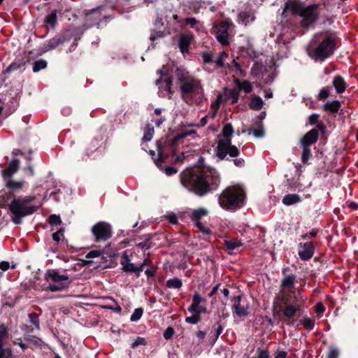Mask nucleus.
Masks as SVG:
<instances>
[{
  "mask_svg": "<svg viewBox=\"0 0 358 358\" xmlns=\"http://www.w3.org/2000/svg\"><path fill=\"white\" fill-rule=\"evenodd\" d=\"M48 222L50 225L57 226V225H59L62 223V220L59 215L54 214V215H51L49 217Z\"/></svg>",
  "mask_w": 358,
  "mask_h": 358,
  "instance_id": "09e8293b",
  "label": "nucleus"
},
{
  "mask_svg": "<svg viewBox=\"0 0 358 358\" xmlns=\"http://www.w3.org/2000/svg\"><path fill=\"white\" fill-rule=\"evenodd\" d=\"M301 201V198L299 195L296 194H289L283 197L282 202L285 206H291L299 203Z\"/></svg>",
  "mask_w": 358,
  "mask_h": 358,
  "instance_id": "7c9ffc66",
  "label": "nucleus"
},
{
  "mask_svg": "<svg viewBox=\"0 0 358 358\" xmlns=\"http://www.w3.org/2000/svg\"><path fill=\"white\" fill-rule=\"evenodd\" d=\"M283 315L287 319L294 318L301 310L306 301L301 292L298 289L290 290L283 296Z\"/></svg>",
  "mask_w": 358,
  "mask_h": 358,
  "instance_id": "423d86ee",
  "label": "nucleus"
},
{
  "mask_svg": "<svg viewBox=\"0 0 358 358\" xmlns=\"http://www.w3.org/2000/svg\"><path fill=\"white\" fill-rule=\"evenodd\" d=\"M234 83L238 87L239 92L243 90L245 93H250L252 91L253 87L250 82L248 80H240L238 78L234 79Z\"/></svg>",
  "mask_w": 358,
  "mask_h": 358,
  "instance_id": "c756f323",
  "label": "nucleus"
},
{
  "mask_svg": "<svg viewBox=\"0 0 358 358\" xmlns=\"http://www.w3.org/2000/svg\"><path fill=\"white\" fill-rule=\"evenodd\" d=\"M174 334V330L172 327H168L164 332V338L166 340L170 339Z\"/></svg>",
  "mask_w": 358,
  "mask_h": 358,
  "instance_id": "13d9d810",
  "label": "nucleus"
},
{
  "mask_svg": "<svg viewBox=\"0 0 358 358\" xmlns=\"http://www.w3.org/2000/svg\"><path fill=\"white\" fill-rule=\"evenodd\" d=\"M120 264L124 272L135 273L138 277L143 271V265L136 266L131 262L130 259L126 252H124L121 257Z\"/></svg>",
  "mask_w": 358,
  "mask_h": 358,
  "instance_id": "dca6fc26",
  "label": "nucleus"
},
{
  "mask_svg": "<svg viewBox=\"0 0 358 358\" xmlns=\"http://www.w3.org/2000/svg\"><path fill=\"white\" fill-rule=\"evenodd\" d=\"M194 39V36L191 33L182 34L180 36L178 40V47L182 55L189 52V48Z\"/></svg>",
  "mask_w": 358,
  "mask_h": 358,
  "instance_id": "a211bd4d",
  "label": "nucleus"
},
{
  "mask_svg": "<svg viewBox=\"0 0 358 358\" xmlns=\"http://www.w3.org/2000/svg\"><path fill=\"white\" fill-rule=\"evenodd\" d=\"M196 227L201 231L203 234H208L210 231L208 229L206 228L204 225L200 222H195Z\"/></svg>",
  "mask_w": 358,
  "mask_h": 358,
  "instance_id": "774afa93",
  "label": "nucleus"
},
{
  "mask_svg": "<svg viewBox=\"0 0 358 358\" xmlns=\"http://www.w3.org/2000/svg\"><path fill=\"white\" fill-rule=\"evenodd\" d=\"M330 95V90L329 87H323L322 88L318 94L317 95L316 98L319 101H324L327 99Z\"/></svg>",
  "mask_w": 358,
  "mask_h": 358,
  "instance_id": "c03bdc74",
  "label": "nucleus"
},
{
  "mask_svg": "<svg viewBox=\"0 0 358 358\" xmlns=\"http://www.w3.org/2000/svg\"><path fill=\"white\" fill-rule=\"evenodd\" d=\"M239 154L238 148L231 144V138H221L218 141L215 155L220 160L224 159L227 155L230 157H236Z\"/></svg>",
  "mask_w": 358,
  "mask_h": 358,
  "instance_id": "9d476101",
  "label": "nucleus"
},
{
  "mask_svg": "<svg viewBox=\"0 0 358 358\" xmlns=\"http://www.w3.org/2000/svg\"><path fill=\"white\" fill-rule=\"evenodd\" d=\"M332 84L338 94L343 93L346 88L347 84L343 77L336 76L334 78Z\"/></svg>",
  "mask_w": 358,
  "mask_h": 358,
  "instance_id": "bb28decb",
  "label": "nucleus"
},
{
  "mask_svg": "<svg viewBox=\"0 0 358 358\" xmlns=\"http://www.w3.org/2000/svg\"><path fill=\"white\" fill-rule=\"evenodd\" d=\"M285 269L282 271V273L284 275L283 278L281 280L280 284V289L281 292H284L285 289H291L294 287V284L296 282V276L293 274L286 275L285 274Z\"/></svg>",
  "mask_w": 358,
  "mask_h": 358,
  "instance_id": "393cba45",
  "label": "nucleus"
},
{
  "mask_svg": "<svg viewBox=\"0 0 358 358\" xmlns=\"http://www.w3.org/2000/svg\"><path fill=\"white\" fill-rule=\"evenodd\" d=\"M185 23L189 25L192 28L196 29V31L200 30V27L198 24V22L194 17H187L185 19Z\"/></svg>",
  "mask_w": 358,
  "mask_h": 358,
  "instance_id": "de8ad7c7",
  "label": "nucleus"
},
{
  "mask_svg": "<svg viewBox=\"0 0 358 358\" xmlns=\"http://www.w3.org/2000/svg\"><path fill=\"white\" fill-rule=\"evenodd\" d=\"M182 185L199 196L217 189L220 176L217 171L208 166L186 169L180 174Z\"/></svg>",
  "mask_w": 358,
  "mask_h": 358,
  "instance_id": "f257e3e1",
  "label": "nucleus"
},
{
  "mask_svg": "<svg viewBox=\"0 0 358 358\" xmlns=\"http://www.w3.org/2000/svg\"><path fill=\"white\" fill-rule=\"evenodd\" d=\"M46 280L49 285L46 289L50 292H58L66 289L70 285L69 278L67 275H61L55 270L47 271Z\"/></svg>",
  "mask_w": 358,
  "mask_h": 358,
  "instance_id": "1a4fd4ad",
  "label": "nucleus"
},
{
  "mask_svg": "<svg viewBox=\"0 0 358 358\" xmlns=\"http://www.w3.org/2000/svg\"><path fill=\"white\" fill-rule=\"evenodd\" d=\"M94 236V241L96 243L106 242L108 241L113 235L111 225L106 222H99L91 229Z\"/></svg>",
  "mask_w": 358,
  "mask_h": 358,
  "instance_id": "9b49d317",
  "label": "nucleus"
},
{
  "mask_svg": "<svg viewBox=\"0 0 358 358\" xmlns=\"http://www.w3.org/2000/svg\"><path fill=\"white\" fill-rule=\"evenodd\" d=\"M335 36L329 31L315 34L308 48L309 57L316 62H322L336 50Z\"/></svg>",
  "mask_w": 358,
  "mask_h": 358,
  "instance_id": "7ed1b4c3",
  "label": "nucleus"
},
{
  "mask_svg": "<svg viewBox=\"0 0 358 358\" xmlns=\"http://www.w3.org/2000/svg\"><path fill=\"white\" fill-rule=\"evenodd\" d=\"M201 1L202 0H189V4L190 8L197 11L201 8Z\"/></svg>",
  "mask_w": 358,
  "mask_h": 358,
  "instance_id": "603ef678",
  "label": "nucleus"
},
{
  "mask_svg": "<svg viewBox=\"0 0 358 358\" xmlns=\"http://www.w3.org/2000/svg\"><path fill=\"white\" fill-rule=\"evenodd\" d=\"M302 148V154H301V162L304 164H307L308 163V160L311 157V150L310 147L306 145H301Z\"/></svg>",
  "mask_w": 358,
  "mask_h": 358,
  "instance_id": "ea45409f",
  "label": "nucleus"
},
{
  "mask_svg": "<svg viewBox=\"0 0 358 358\" xmlns=\"http://www.w3.org/2000/svg\"><path fill=\"white\" fill-rule=\"evenodd\" d=\"M47 67V62L44 59H39L36 61L33 64V71L37 73L41 70L45 69Z\"/></svg>",
  "mask_w": 358,
  "mask_h": 358,
  "instance_id": "79ce46f5",
  "label": "nucleus"
},
{
  "mask_svg": "<svg viewBox=\"0 0 358 358\" xmlns=\"http://www.w3.org/2000/svg\"><path fill=\"white\" fill-rule=\"evenodd\" d=\"M234 133V129L230 124H226L222 129L223 138H230V136Z\"/></svg>",
  "mask_w": 358,
  "mask_h": 358,
  "instance_id": "49530a36",
  "label": "nucleus"
},
{
  "mask_svg": "<svg viewBox=\"0 0 358 358\" xmlns=\"http://www.w3.org/2000/svg\"><path fill=\"white\" fill-rule=\"evenodd\" d=\"M249 134H252L257 138H262L264 135L263 124L261 122H258L257 125L248 130Z\"/></svg>",
  "mask_w": 358,
  "mask_h": 358,
  "instance_id": "473e14b6",
  "label": "nucleus"
},
{
  "mask_svg": "<svg viewBox=\"0 0 358 358\" xmlns=\"http://www.w3.org/2000/svg\"><path fill=\"white\" fill-rule=\"evenodd\" d=\"M263 100L260 96H255L252 98L250 103V107L253 110H260L263 106Z\"/></svg>",
  "mask_w": 358,
  "mask_h": 358,
  "instance_id": "f704fd0d",
  "label": "nucleus"
},
{
  "mask_svg": "<svg viewBox=\"0 0 358 358\" xmlns=\"http://www.w3.org/2000/svg\"><path fill=\"white\" fill-rule=\"evenodd\" d=\"M20 161L17 159H13L7 169L2 171V175L3 176H10L12 174L17 172L19 169Z\"/></svg>",
  "mask_w": 358,
  "mask_h": 358,
  "instance_id": "c85d7f7f",
  "label": "nucleus"
},
{
  "mask_svg": "<svg viewBox=\"0 0 358 358\" xmlns=\"http://www.w3.org/2000/svg\"><path fill=\"white\" fill-rule=\"evenodd\" d=\"M191 313L192 314V316L187 317L185 318V322L188 324H196L201 320V315L198 314V313Z\"/></svg>",
  "mask_w": 358,
  "mask_h": 358,
  "instance_id": "37998d69",
  "label": "nucleus"
},
{
  "mask_svg": "<svg viewBox=\"0 0 358 358\" xmlns=\"http://www.w3.org/2000/svg\"><path fill=\"white\" fill-rule=\"evenodd\" d=\"M175 142L168 141L165 142L163 145L161 144L157 145V152L159 156V160L161 162H164L166 159H168L171 155H174L176 153V146Z\"/></svg>",
  "mask_w": 358,
  "mask_h": 358,
  "instance_id": "2eb2a0df",
  "label": "nucleus"
},
{
  "mask_svg": "<svg viewBox=\"0 0 358 358\" xmlns=\"http://www.w3.org/2000/svg\"><path fill=\"white\" fill-rule=\"evenodd\" d=\"M229 57L228 54L225 51H222L218 58L215 61L217 68H222L224 66V60Z\"/></svg>",
  "mask_w": 358,
  "mask_h": 358,
  "instance_id": "a18cd8bd",
  "label": "nucleus"
},
{
  "mask_svg": "<svg viewBox=\"0 0 358 358\" xmlns=\"http://www.w3.org/2000/svg\"><path fill=\"white\" fill-rule=\"evenodd\" d=\"M341 104L339 101L335 100L327 101L322 106V109L325 112L336 113L341 108Z\"/></svg>",
  "mask_w": 358,
  "mask_h": 358,
  "instance_id": "cd10ccee",
  "label": "nucleus"
},
{
  "mask_svg": "<svg viewBox=\"0 0 358 358\" xmlns=\"http://www.w3.org/2000/svg\"><path fill=\"white\" fill-rule=\"evenodd\" d=\"M227 99L231 101V103H236L238 102L240 96V92L238 90H230L227 92Z\"/></svg>",
  "mask_w": 358,
  "mask_h": 358,
  "instance_id": "e433bc0d",
  "label": "nucleus"
},
{
  "mask_svg": "<svg viewBox=\"0 0 358 358\" xmlns=\"http://www.w3.org/2000/svg\"><path fill=\"white\" fill-rule=\"evenodd\" d=\"M196 131L194 130H189V131H182V133H180V134H178L176 138L175 139H180V138H185V137H187L188 136H191L192 134H195Z\"/></svg>",
  "mask_w": 358,
  "mask_h": 358,
  "instance_id": "052dcab7",
  "label": "nucleus"
},
{
  "mask_svg": "<svg viewBox=\"0 0 358 358\" xmlns=\"http://www.w3.org/2000/svg\"><path fill=\"white\" fill-rule=\"evenodd\" d=\"M24 181H17L12 179L8 180L6 183V187L14 192H20L21 191L24 186Z\"/></svg>",
  "mask_w": 358,
  "mask_h": 358,
  "instance_id": "2f4dec72",
  "label": "nucleus"
},
{
  "mask_svg": "<svg viewBox=\"0 0 358 358\" xmlns=\"http://www.w3.org/2000/svg\"><path fill=\"white\" fill-rule=\"evenodd\" d=\"M257 358H269V353L268 350L264 349H258Z\"/></svg>",
  "mask_w": 358,
  "mask_h": 358,
  "instance_id": "0e129e2a",
  "label": "nucleus"
},
{
  "mask_svg": "<svg viewBox=\"0 0 358 358\" xmlns=\"http://www.w3.org/2000/svg\"><path fill=\"white\" fill-rule=\"evenodd\" d=\"M202 59L204 63H210L213 61V55L209 52H203Z\"/></svg>",
  "mask_w": 358,
  "mask_h": 358,
  "instance_id": "e2e57ef3",
  "label": "nucleus"
},
{
  "mask_svg": "<svg viewBox=\"0 0 358 358\" xmlns=\"http://www.w3.org/2000/svg\"><path fill=\"white\" fill-rule=\"evenodd\" d=\"M175 75L182 100L188 105L200 104L205 96L201 80L183 67L176 68Z\"/></svg>",
  "mask_w": 358,
  "mask_h": 358,
  "instance_id": "f03ea898",
  "label": "nucleus"
},
{
  "mask_svg": "<svg viewBox=\"0 0 358 358\" xmlns=\"http://www.w3.org/2000/svg\"><path fill=\"white\" fill-rule=\"evenodd\" d=\"M319 5L314 3L308 6H304L301 17L303 18L301 25L303 27H308L313 25L319 18Z\"/></svg>",
  "mask_w": 358,
  "mask_h": 358,
  "instance_id": "f8f14e48",
  "label": "nucleus"
},
{
  "mask_svg": "<svg viewBox=\"0 0 358 358\" xmlns=\"http://www.w3.org/2000/svg\"><path fill=\"white\" fill-rule=\"evenodd\" d=\"M8 330L5 325H0V358H10L12 356L11 350L9 348L3 349L2 341L7 336Z\"/></svg>",
  "mask_w": 358,
  "mask_h": 358,
  "instance_id": "5701e85b",
  "label": "nucleus"
},
{
  "mask_svg": "<svg viewBox=\"0 0 358 358\" xmlns=\"http://www.w3.org/2000/svg\"><path fill=\"white\" fill-rule=\"evenodd\" d=\"M57 12L55 10H54L48 15L46 16L44 22L47 26L54 27L57 23Z\"/></svg>",
  "mask_w": 358,
  "mask_h": 358,
  "instance_id": "c9c22d12",
  "label": "nucleus"
},
{
  "mask_svg": "<svg viewBox=\"0 0 358 358\" xmlns=\"http://www.w3.org/2000/svg\"><path fill=\"white\" fill-rule=\"evenodd\" d=\"M105 7L99 6L87 11L85 13V24L83 25L84 29L99 25L102 19L108 18L106 13H103Z\"/></svg>",
  "mask_w": 358,
  "mask_h": 358,
  "instance_id": "ddd939ff",
  "label": "nucleus"
},
{
  "mask_svg": "<svg viewBox=\"0 0 358 358\" xmlns=\"http://www.w3.org/2000/svg\"><path fill=\"white\" fill-rule=\"evenodd\" d=\"M221 101H222V96L220 94L217 96L215 101L211 103L210 109L215 110H218L220 103H221Z\"/></svg>",
  "mask_w": 358,
  "mask_h": 358,
  "instance_id": "5fc2aeb1",
  "label": "nucleus"
},
{
  "mask_svg": "<svg viewBox=\"0 0 358 358\" xmlns=\"http://www.w3.org/2000/svg\"><path fill=\"white\" fill-rule=\"evenodd\" d=\"M163 36H164L163 32L159 31H153L150 34V38L152 41H154L155 40H156L159 38H162Z\"/></svg>",
  "mask_w": 358,
  "mask_h": 358,
  "instance_id": "bf43d9fd",
  "label": "nucleus"
},
{
  "mask_svg": "<svg viewBox=\"0 0 358 358\" xmlns=\"http://www.w3.org/2000/svg\"><path fill=\"white\" fill-rule=\"evenodd\" d=\"M254 12L251 10H242L238 13L237 22L238 24L247 26L255 20Z\"/></svg>",
  "mask_w": 358,
  "mask_h": 358,
  "instance_id": "4be33fe9",
  "label": "nucleus"
},
{
  "mask_svg": "<svg viewBox=\"0 0 358 358\" xmlns=\"http://www.w3.org/2000/svg\"><path fill=\"white\" fill-rule=\"evenodd\" d=\"M171 71L172 70L166 65H163L157 71L159 78L155 80V85L158 87L157 93L160 97L171 98L174 94Z\"/></svg>",
  "mask_w": 358,
  "mask_h": 358,
  "instance_id": "6e6552de",
  "label": "nucleus"
},
{
  "mask_svg": "<svg viewBox=\"0 0 358 358\" xmlns=\"http://www.w3.org/2000/svg\"><path fill=\"white\" fill-rule=\"evenodd\" d=\"M166 285L170 289H180L182 285V282L178 278H173L168 280L166 282Z\"/></svg>",
  "mask_w": 358,
  "mask_h": 358,
  "instance_id": "4c0bfd02",
  "label": "nucleus"
},
{
  "mask_svg": "<svg viewBox=\"0 0 358 358\" xmlns=\"http://www.w3.org/2000/svg\"><path fill=\"white\" fill-rule=\"evenodd\" d=\"M35 196H25L15 198L9 204V210L13 215L12 221L16 224L22 223L24 217L34 214L38 207L32 203Z\"/></svg>",
  "mask_w": 358,
  "mask_h": 358,
  "instance_id": "39448f33",
  "label": "nucleus"
},
{
  "mask_svg": "<svg viewBox=\"0 0 358 358\" xmlns=\"http://www.w3.org/2000/svg\"><path fill=\"white\" fill-rule=\"evenodd\" d=\"M315 247L311 242L300 244L299 255L303 260L310 259L314 254Z\"/></svg>",
  "mask_w": 358,
  "mask_h": 358,
  "instance_id": "aec40b11",
  "label": "nucleus"
},
{
  "mask_svg": "<svg viewBox=\"0 0 358 358\" xmlns=\"http://www.w3.org/2000/svg\"><path fill=\"white\" fill-rule=\"evenodd\" d=\"M208 215V210L203 208H200L199 209L194 210L192 211L191 214V219L194 222L200 221V219L202 217H204Z\"/></svg>",
  "mask_w": 358,
  "mask_h": 358,
  "instance_id": "72a5a7b5",
  "label": "nucleus"
},
{
  "mask_svg": "<svg viewBox=\"0 0 358 358\" xmlns=\"http://www.w3.org/2000/svg\"><path fill=\"white\" fill-rule=\"evenodd\" d=\"M339 352L337 349H331L328 353L327 358H338Z\"/></svg>",
  "mask_w": 358,
  "mask_h": 358,
  "instance_id": "69168bd1",
  "label": "nucleus"
},
{
  "mask_svg": "<svg viewBox=\"0 0 358 358\" xmlns=\"http://www.w3.org/2000/svg\"><path fill=\"white\" fill-rule=\"evenodd\" d=\"M155 131L153 127L150 124H147L144 129V134L142 141L144 142L150 141L153 137Z\"/></svg>",
  "mask_w": 358,
  "mask_h": 358,
  "instance_id": "58836bf2",
  "label": "nucleus"
},
{
  "mask_svg": "<svg viewBox=\"0 0 358 358\" xmlns=\"http://www.w3.org/2000/svg\"><path fill=\"white\" fill-rule=\"evenodd\" d=\"M234 24L229 20L214 22L211 29L217 41L223 46L229 45L234 37Z\"/></svg>",
  "mask_w": 358,
  "mask_h": 358,
  "instance_id": "0eeeda50",
  "label": "nucleus"
},
{
  "mask_svg": "<svg viewBox=\"0 0 358 358\" xmlns=\"http://www.w3.org/2000/svg\"><path fill=\"white\" fill-rule=\"evenodd\" d=\"M245 198L244 189L239 185H232L222 192L218 197V202L223 209L235 210L243 206Z\"/></svg>",
  "mask_w": 358,
  "mask_h": 358,
  "instance_id": "20e7f679",
  "label": "nucleus"
},
{
  "mask_svg": "<svg viewBox=\"0 0 358 358\" xmlns=\"http://www.w3.org/2000/svg\"><path fill=\"white\" fill-rule=\"evenodd\" d=\"M68 38L64 36H57L50 38L45 44L41 48L42 52H46L56 48L59 45L64 43Z\"/></svg>",
  "mask_w": 358,
  "mask_h": 358,
  "instance_id": "6ab92c4d",
  "label": "nucleus"
},
{
  "mask_svg": "<svg viewBox=\"0 0 358 358\" xmlns=\"http://www.w3.org/2000/svg\"><path fill=\"white\" fill-rule=\"evenodd\" d=\"M30 320L31 322L36 327L37 329L39 328V320L38 317L35 314H30L29 315Z\"/></svg>",
  "mask_w": 358,
  "mask_h": 358,
  "instance_id": "338daca9",
  "label": "nucleus"
},
{
  "mask_svg": "<svg viewBox=\"0 0 358 358\" xmlns=\"http://www.w3.org/2000/svg\"><path fill=\"white\" fill-rule=\"evenodd\" d=\"M64 238V229H60L57 231L52 234V239L59 243Z\"/></svg>",
  "mask_w": 358,
  "mask_h": 358,
  "instance_id": "3c124183",
  "label": "nucleus"
},
{
  "mask_svg": "<svg viewBox=\"0 0 358 358\" xmlns=\"http://www.w3.org/2000/svg\"><path fill=\"white\" fill-rule=\"evenodd\" d=\"M103 254V252L99 250H92L90 252H89L87 255H86V258L89 259V258H95V257H100L101 255Z\"/></svg>",
  "mask_w": 358,
  "mask_h": 358,
  "instance_id": "6e6d98bb",
  "label": "nucleus"
},
{
  "mask_svg": "<svg viewBox=\"0 0 358 358\" xmlns=\"http://www.w3.org/2000/svg\"><path fill=\"white\" fill-rule=\"evenodd\" d=\"M319 133L316 129H313L308 131L300 140L301 145H306L310 147L315 143L318 140Z\"/></svg>",
  "mask_w": 358,
  "mask_h": 358,
  "instance_id": "412c9836",
  "label": "nucleus"
},
{
  "mask_svg": "<svg viewBox=\"0 0 358 358\" xmlns=\"http://www.w3.org/2000/svg\"><path fill=\"white\" fill-rule=\"evenodd\" d=\"M206 303V299L203 298L199 293L196 292L192 298V304L188 308L189 313H195L198 314L205 313L206 308L202 306Z\"/></svg>",
  "mask_w": 358,
  "mask_h": 358,
  "instance_id": "f3484780",
  "label": "nucleus"
},
{
  "mask_svg": "<svg viewBox=\"0 0 358 358\" xmlns=\"http://www.w3.org/2000/svg\"><path fill=\"white\" fill-rule=\"evenodd\" d=\"M143 315V309L142 308H136L134 310V313L131 315L130 320L132 322L138 321Z\"/></svg>",
  "mask_w": 358,
  "mask_h": 358,
  "instance_id": "8fccbe9b",
  "label": "nucleus"
},
{
  "mask_svg": "<svg viewBox=\"0 0 358 358\" xmlns=\"http://www.w3.org/2000/svg\"><path fill=\"white\" fill-rule=\"evenodd\" d=\"M319 115L316 113L311 114L308 117L309 124L311 125L317 124L319 120Z\"/></svg>",
  "mask_w": 358,
  "mask_h": 358,
  "instance_id": "4d7b16f0",
  "label": "nucleus"
},
{
  "mask_svg": "<svg viewBox=\"0 0 358 358\" xmlns=\"http://www.w3.org/2000/svg\"><path fill=\"white\" fill-rule=\"evenodd\" d=\"M146 341L144 338L137 337L136 339L131 344L132 348H135L138 345H145Z\"/></svg>",
  "mask_w": 358,
  "mask_h": 358,
  "instance_id": "864d4df0",
  "label": "nucleus"
},
{
  "mask_svg": "<svg viewBox=\"0 0 358 358\" xmlns=\"http://www.w3.org/2000/svg\"><path fill=\"white\" fill-rule=\"evenodd\" d=\"M303 8L304 6L301 3H298L294 1H288L285 5L282 14L290 13L293 15H299L300 16Z\"/></svg>",
  "mask_w": 358,
  "mask_h": 358,
  "instance_id": "b1692460",
  "label": "nucleus"
},
{
  "mask_svg": "<svg viewBox=\"0 0 358 358\" xmlns=\"http://www.w3.org/2000/svg\"><path fill=\"white\" fill-rule=\"evenodd\" d=\"M232 301L231 310L234 314L240 318L248 316L249 305L243 301L241 295L234 297Z\"/></svg>",
  "mask_w": 358,
  "mask_h": 358,
  "instance_id": "4468645a",
  "label": "nucleus"
},
{
  "mask_svg": "<svg viewBox=\"0 0 358 358\" xmlns=\"http://www.w3.org/2000/svg\"><path fill=\"white\" fill-rule=\"evenodd\" d=\"M325 310V308L323 306L322 303H317L315 306V312L317 315H321L324 313Z\"/></svg>",
  "mask_w": 358,
  "mask_h": 358,
  "instance_id": "680f3d73",
  "label": "nucleus"
},
{
  "mask_svg": "<svg viewBox=\"0 0 358 358\" xmlns=\"http://www.w3.org/2000/svg\"><path fill=\"white\" fill-rule=\"evenodd\" d=\"M300 323L308 331H311L314 329L315 322L314 320L308 317H305L300 320Z\"/></svg>",
  "mask_w": 358,
  "mask_h": 358,
  "instance_id": "a19ab883",
  "label": "nucleus"
},
{
  "mask_svg": "<svg viewBox=\"0 0 358 358\" xmlns=\"http://www.w3.org/2000/svg\"><path fill=\"white\" fill-rule=\"evenodd\" d=\"M224 244L225 247V250L227 252L228 254L230 255L233 253V251L235 249L243 245V243L238 238L224 240Z\"/></svg>",
  "mask_w": 358,
  "mask_h": 358,
  "instance_id": "a878e982",
  "label": "nucleus"
}]
</instances>
